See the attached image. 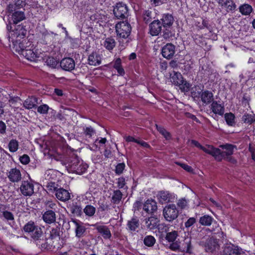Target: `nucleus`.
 Instances as JSON below:
<instances>
[{
  "instance_id": "51",
  "label": "nucleus",
  "mask_w": 255,
  "mask_h": 255,
  "mask_svg": "<svg viewBox=\"0 0 255 255\" xmlns=\"http://www.w3.org/2000/svg\"><path fill=\"white\" fill-rule=\"evenodd\" d=\"M178 232L173 231L166 234L165 239L169 242H173L178 237Z\"/></svg>"
},
{
  "instance_id": "20",
  "label": "nucleus",
  "mask_w": 255,
  "mask_h": 255,
  "mask_svg": "<svg viewBox=\"0 0 255 255\" xmlns=\"http://www.w3.org/2000/svg\"><path fill=\"white\" fill-rule=\"evenodd\" d=\"M7 207L4 204H0V216L3 217L7 221H14L13 214L6 210Z\"/></svg>"
},
{
  "instance_id": "12",
  "label": "nucleus",
  "mask_w": 255,
  "mask_h": 255,
  "mask_svg": "<svg viewBox=\"0 0 255 255\" xmlns=\"http://www.w3.org/2000/svg\"><path fill=\"white\" fill-rule=\"evenodd\" d=\"M60 65L63 70L67 71H71L75 68V62L72 58H64L60 61Z\"/></svg>"
},
{
  "instance_id": "30",
  "label": "nucleus",
  "mask_w": 255,
  "mask_h": 255,
  "mask_svg": "<svg viewBox=\"0 0 255 255\" xmlns=\"http://www.w3.org/2000/svg\"><path fill=\"white\" fill-rule=\"evenodd\" d=\"M73 222L76 226V237L78 238L82 237L86 231V228L83 226V224L81 222H78L76 220H73Z\"/></svg>"
},
{
  "instance_id": "55",
  "label": "nucleus",
  "mask_w": 255,
  "mask_h": 255,
  "mask_svg": "<svg viewBox=\"0 0 255 255\" xmlns=\"http://www.w3.org/2000/svg\"><path fill=\"white\" fill-rule=\"evenodd\" d=\"M182 83H180V84L178 85L181 91L183 92H188L190 88V84L184 80H183V81H182Z\"/></svg>"
},
{
  "instance_id": "44",
  "label": "nucleus",
  "mask_w": 255,
  "mask_h": 255,
  "mask_svg": "<svg viewBox=\"0 0 255 255\" xmlns=\"http://www.w3.org/2000/svg\"><path fill=\"white\" fill-rule=\"evenodd\" d=\"M162 37L166 40L169 41V39L174 36V33L171 31V27L163 28Z\"/></svg>"
},
{
  "instance_id": "46",
  "label": "nucleus",
  "mask_w": 255,
  "mask_h": 255,
  "mask_svg": "<svg viewBox=\"0 0 255 255\" xmlns=\"http://www.w3.org/2000/svg\"><path fill=\"white\" fill-rule=\"evenodd\" d=\"M96 208L91 205H86L83 209L85 215L88 217H93L96 213Z\"/></svg>"
},
{
  "instance_id": "62",
  "label": "nucleus",
  "mask_w": 255,
  "mask_h": 255,
  "mask_svg": "<svg viewBox=\"0 0 255 255\" xmlns=\"http://www.w3.org/2000/svg\"><path fill=\"white\" fill-rule=\"evenodd\" d=\"M175 163L176 164L179 165L183 169H184L185 170H186V171H187L188 172L191 173L193 171V169L191 167V166H189L188 165H187L186 164L180 163V162H176Z\"/></svg>"
},
{
  "instance_id": "47",
  "label": "nucleus",
  "mask_w": 255,
  "mask_h": 255,
  "mask_svg": "<svg viewBox=\"0 0 255 255\" xmlns=\"http://www.w3.org/2000/svg\"><path fill=\"white\" fill-rule=\"evenodd\" d=\"M152 13L149 10H144L142 13V18L143 21L147 23L151 21L152 19Z\"/></svg>"
},
{
  "instance_id": "36",
  "label": "nucleus",
  "mask_w": 255,
  "mask_h": 255,
  "mask_svg": "<svg viewBox=\"0 0 255 255\" xmlns=\"http://www.w3.org/2000/svg\"><path fill=\"white\" fill-rule=\"evenodd\" d=\"M225 255H240V252L238 248L233 246H226L224 250Z\"/></svg>"
},
{
  "instance_id": "25",
  "label": "nucleus",
  "mask_w": 255,
  "mask_h": 255,
  "mask_svg": "<svg viewBox=\"0 0 255 255\" xmlns=\"http://www.w3.org/2000/svg\"><path fill=\"white\" fill-rule=\"evenodd\" d=\"M43 221L47 224H52L56 221V214L54 211L47 210L42 215Z\"/></svg>"
},
{
  "instance_id": "31",
  "label": "nucleus",
  "mask_w": 255,
  "mask_h": 255,
  "mask_svg": "<svg viewBox=\"0 0 255 255\" xmlns=\"http://www.w3.org/2000/svg\"><path fill=\"white\" fill-rule=\"evenodd\" d=\"M128 229L131 232H134L139 227V221L136 217H132L127 223Z\"/></svg>"
},
{
  "instance_id": "56",
  "label": "nucleus",
  "mask_w": 255,
  "mask_h": 255,
  "mask_svg": "<svg viewBox=\"0 0 255 255\" xmlns=\"http://www.w3.org/2000/svg\"><path fill=\"white\" fill-rule=\"evenodd\" d=\"M47 65L52 68H55L57 64V61L56 59L52 57H48L45 61Z\"/></svg>"
},
{
  "instance_id": "60",
  "label": "nucleus",
  "mask_w": 255,
  "mask_h": 255,
  "mask_svg": "<svg viewBox=\"0 0 255 255\" xmlns=\"http://www.w3.org/2000/svg\"><path fill=\"white\" fill-rule=\"evenodd\" d=\"M84 133L85 135L91 137L95 133V130L91 127H87L84 128Z\"/></svg>"
},
{
  "instance_id": "40",
  "label": "nucleus",
  "mask_w": 255,
  "mask_h": 255,
  "mask_svg": "<svg viewBox=\"0 0 255 255\" xmlns=\"http://www.w3.org/2000/svg\"><path fill=\"white\" fill-rule=\"evenodd\" d=\"M252 6L247 3L241 5L239 7V11L243 14L245 15H250V13L253 11Z\"/></svg>"
},
{
  "instance_id": "5",
  "label": "nucleus",
  "mask_w": 255,
  "mask_h": 255,
  "mask_svg": "<svg viewBox=\"0 0 255 255\" xmlns=\"http://www.w3.org/2000/svg\"><path fill=\"white\" fill-rule=\"evenodd\" d=\"M128 8L123 2L117 3L114 7L113 12L117 19H125L128 16Z\"/></svg>"
},
{
  "instance_id": "37",
  "label": "nucleus",
  "mask_w": 255,
  "mask_h": 255,
  "mask_svg": "<svg viewBox=\"0 0 255 255\" xmlns=\"http://www.w3.org/2000/svg\"><path fill=\"white\" fill-rule=\"evenodd\" d=\"M116 42L112 37L106 38L104 42V47L108 50L111 51L116 46Z\"/></svg>"
},
{
  "instance_id": "57",
  "label": "nucleus",
  "mask_w": 255,
  "mask_h": 255,
  "mask_svg": "<svg viewBox=\"0 0 255 255\" xmlns=\"http://www.w3.org/2000/svg\"><path fill=\"white\" fill-rule=\"evenodd\" d=\"M49 109V107L46 104H43L37 107V112L41 114H47Z\"/></svg>"
},
{
  "instance_id": "42",
  "label": "nucleus",
  "mask_w": 255,
  "mask_h": 255,
  "mask_svg": "<svg viewBox=\"0 0 255 255\" xmlns=\"http://www.w3.org/2000/svg\"><path fill=\"white\" fill-rule=\"evenodd\" d=\"M35 231L30 237L34 241L35 243L43 237V234L42 230L39 226L35 229Z\"/></svg>"
},
{
  "instance_id": "32",
  "label": "nucleus",
  "mask_w": 255,
  "mask_h": 255,
  "mask_svg": "<svg viewBox=\"0 0 255 255\" xmlns=\"http://www.w3.org/2000/svg\"><path fill=\"white\" fill-rule=\"evenodd\" d=\"M38 227V226L36 225L33 221H30L23 226V230L25 233H28L30 237L35 232V229Z\"/></svg>"
},
{
  "instance_id": "34",
  "label": "nucleus",
  "mask_w": 255,
  "mask_h": 255,
  "mask_svg": "<svg viewBox=\"0 0 255 255\" xmlns=\"http://www.w3.org/2000/svg\"><path fill=\"white\" fill-rule=\"evenodd\" d=\"M89 64L91 65L96 66L101 63V58L96 53H92L88 57Z\"/></svg>"
},
{
  "instance_id": "15",
  "label": "nucleus",
  "mask_w": 255,
  "mask_h": 255,
  "mask_svg": "<svg viewBox=\"0 0 255 255\" xmlns=\"http://www.w3.org/2000/svg\"><path fill=\"white\" fill-rule=\"evenodd\" d=\"M157 209V203L153 199H147L143 205V210L148 214L154 213Z\"/></svg>"
},
{
  "instance_id": "26",
  "label": "nucleus",
  "mask_w": 255,
  "mask_h": 255,
  "mask_svg": "<svg viewBox=\"0 0 255 255\" xmlns=\"http://www.w3.org/2000/svg\"><path fill=\"white\" fill-rule=\"evenodd\" d=\"M25 19V13L22 11H15L12 13L11 16V21H12L13 24H17Z\"/></svg>"
},
{
  "instance_id": "43",
  "label": "nucleus",
  "mask_w": 255,
  "mask_h": 255,
  "mask_svg": "<svg viewBox=\"0 0 255 255\" xmlns=\"http://www.w3.org/2000/svg\"><path fill=\"white\" fill-rule=\"evenodd\" d=\"M223 8H226L228 12H233L236 9L237 5L233 0H227L223 6Z\"/></svg>"
},
{
  "instance_id": "7",
  "label": "nucleus",
  "mask_w": 255,
  "mask_h": 255,
  "mask_svg": "<svg viewBox=\"0 0 255 255\" xmlns=\"http://www.w3.org/2000/svg\"><path fill=\"white\" fill-rule=\"evenodd\" d=\"M24 41H26L25 39L22 40V42L19 43V47L21 51V54L28 60L31 61H36L38 57L37 54L32 50L25 49L26 47L23 44Z\"/></svg>"
},
{
  "instance_id": "29",
  "label": "nucleus",
  "mask_w": 255,
  "mask_h": 255,
  "mask_svg": "<svg viewBox=\"0 0 255 255\" xmlns=\"http://www.w3.org/2000/svg\"><path fill=\"white\" fill-rule=\"evenodd\" d=\"M159 222V219L158 218L155 216H151L146 219L145 224L148 229L153 230L158 226Z\"/></svg>"
},
{
  "instance_id": "38",
  "label": "nucleus",
  "mask_w": 255,
  "mask_h": 255,
  "mask_svg": "<svg viewBox=\"0 0 255 255\" xmlns=\"http://www.w3.org/2000/svg\"><path fill=\"white\" fill-rule=\"evenodd\" d=\"M123 195L120 190H114L112 197V203L114 204H119L122 199Z\"/></svg>"
},
{
  "instance_id": "41",
  "label": "nucleus",
  "mask_w": 255,
  "mask_h": 255,
  "mask_svg": "<svg viewBox=\"0 0 255 255\" xmlns=\"http://www.w3.org/2000/svg\"><path fill=\"white\" fill-rule=\"evenodd\" d=\"M213 220V218L211 216L205 215L200 217L199 223L203 226H209L211 225Z\"/></svg>"
},
{
  "instance_id": "53",
  "label": "nucleus",
  "mask_w": 255,
  "mask_h": 255,
  "mask_svg": "<svg viewBox=\"0 0 255 255\" xmlns=\"http://www.w3.org/2000/svg\"><path fill=\"white\" fill-rule=\"evenodd\" d=\"M220 147L223 149H226L227 154L231 156L233 154L234 148L236 147V146L231 144H226L221 145Z\"/></svg>"
},
{
  "instance_id": "21",
  "label": "nucleus",
  "mask_w": 255,
  "mask_h": 255,
  "mask_svg": "<svg viewBox=\"0 0 255 255\" xmlns=\"http://www.w3.org/2000/svg\"><path fill=\"white\" fill-rule=\"evenodd\" d=\"M157 197L159 202L162 204L171 202V200L174 197L171 193L166 191H159L158 193Z\"/></svg>"
},
{
  "instance_id": "61",
  "label": "nucleus",
  "mask_w": 255,
  "mask_h": 255,
  "mask_svg": "<svg viewBox=\"0 0 255 255\" xmlns=\"http://www.w3.org/2000/svg\"><path fill=\"white\" fill-rule=\"evenodd\" d=\"M196 223V219L194 217L189 218L186 222H185V227L189 228Z\"/></svg>"
},
{
  "instance_id": "54",
  "label": "nucleus",
  "mask_w": 255,
  "mask_h": 255,
  "mask_svg": "<svg viewBox=\"0 0 255 255\" xmlns=\"http://www.w3.org/2000/svg\"><path fill=\"white\" fill-rule=\"evenodd\" d=\"M157 130L167 140L171 138L170 133L163 128L156 125Z\"/></svg>"
},
{
  "instance_id": "4",
  "label": "nucleus",
  "mask_w": 255,
  "mask_h": 255,
  "mask_svg": "<svg viewBox=\"0 0 255 255\" xmlns=\"http://www.w3.org/2000/svg\"><path fill=\"white\" fill-rule=\"evenodd\" d=\"M191 94L192 96L194 97H200L203 105H207L212 103L214 101L213 94L212 92L208 90L198 91L197 93H196L194 91L193 88H192Z\"/></svg>"
},
{
  "instance_id": "28",
  "label": "nucleus",
  "mask_w": 255,
  "mask_h": 255,
  "mask_svg": "<svg viewBox=\"0 0 255 255\" xmlns=\"http://www.w3.org/2000/svg\"><path fill=\"white\" fill-rule=\"evenodd\" d=\"M192 250L191 239L187 237L184 239L180 245V251L182 252L190 253Z\"/></svg>"
},
{
  "instance_id": "6",
  "label": "nucleus",
  "mask_w": 255,
  "mask_h": 255,
  "mask_svg": "<svg viewBox=\"0 0 255 255\" xmlns=\"http://www.w3.org/2000/svg\"><path fill=\"white\" fill-rule=\"evenodd\" d=\"M19 189L24 196H31L34 193V185L31 181H22Z\"/></svg>"
},
{
  "instance_id": "9",
  "label": "nucleus",
  "mask_w": 255,
  "mask_h": 255,
  "mask_svg": "<svg viewBox=\"0 0 255 255\" xmlns=\"http://www.w3.org/2000/svg\"><path fill=\"white\" fill-rule=\"evenodd\" d=\"M213 156L218 161H221L223 159H227L229 156L226 151H222L218 148L214 147L212 145L209 154Z\"/></svg>"
},
{
  "instance_id": "10",
  "label": "nucleus",
  "mask_w": 255,
  "mask_h": 255,
  "mask_svg": "<svg viewBox=\"0 0 255 255\" xmlns=\"http://www.w3.org/2000/svg\"><path fill=\"white\" fill-rule=\"evenodd\" d=\"M36 246L42 251H45L50 250L55 248V244L51 243L48 238L43 239V237L38 241L35 243Z\"/></svg>"
},
{
  "instance_id": "52",
  "label": "nucleus",
  "mask_w": 255,
  "mask_h": 255,
  "mask_svg": "<svg viewBox=\"0 0 255 255\" xmlns=\"http://www.w3.org/2000/svg\"><path fill=\"white\" fill-rule=\"evenodd\" d=\"M155 238L152 236H146L143 240L144 245L149 247H152L155 244Z\"/></svg>"
},
{
  "instance_id": "22",
  "label": "nucleus",
  "mask_w": 255,
  "mask_h": 255,
  "mask_svg": "<svg viewBox=\"0 0 255 255\" xmlns=\"http://www.w3.org/2000/svg\"><path fill=\"white\" fill-rule=\"evenodd\" d=\"M39 104L38 102V98L35 96L29 97L23 103V107L28 110L37 107V104Z\"/></svg>"
},
{
  "instance_id": "39",
  "label": "nucleus",
  "mask_w": 255,
  "mask_h": 255,
  "mask_svg": "<svg viewBox=\"0 0 255 255\" xmlns=\"http://www.w3.org/2000/svg\"><path fill=\"white\" fill-rule=\"evenodd\" d=\"M113 67L117 70L118 73L121 76L125 74V70L122 66V60L120 58L113 61Z\"/></svg>"
},
{
  "instance_id": "17",
  "label": "nucleus",
  "mask_w": 255,
  "mask_h": 255,
  "mask_svg": "<svg viewBox=\"0 0 255 255\" xmlns=\"http://www.w3.org/2000/svg\"><path fill=\"white\" fill-rule=\"evenodd\" d=\"M95 227L98 232L105 239H109L111 236V233L109 228L105 225H100L96 224L93 225Z\"/></svg>"
},
{
  "instance_id": "45",
  "label": "nucleus",
  "mask_w": 255,
  "mask_h": 255,
  "mask_svg": "<svg viewBox=\"0 0 255 255\" xmlns=\"http://www.w3.org/2000/svg\"><path fill=\"white\" fill-rule=\"evenodd\" d=\"M191 143L193 144H194L195 146L199 148L200 149L204 151L206 153L209 154L212 145L207 144L205 146H204L200 144V143L198 141L195 140H192Z\"/></svg>"
},
{
  "instance_id": "18",
  "label": "nucleus",
  "mask_w": 255,
  "mask_h": 255,
  "mask_svg": "<svg viewBox=\"0 0 255 255\" xmlns=\"http://www.w3.org/2000/svg\"><path fill=\"white\" fill-rule=\"evenodd\" d=\"M27 33V30L23 25H18L14 28L12 31L11 36L16 38H23L25 37Z\"/></svg>"
},
{
  "instance_id": "58",
  "label": "nucleus",
  "mask_w": 255,
  "mask_h": 255,
  "mask_svg": "<svg viewBox=\"0 0 255 255\" xmlns=\"http://www.w3.org/2000/svg\"><path fill=\"white\" fill-rule=\"evenodd\" d=\"M177 205L181 209H184L188 206V201L185 198H181L178 200Z\"/></svg>"
},
{
  "instance_id": "59",
  "label": "nucleus",
  "mask_w": 255,
  "mask_h": 255,
  "mask_svg": "<svg viewBox=\"0 0 255 255\" xmlns=\"http://www.w3.org/2000/svg\"><path fill=\"white\" fill-rule=\"evenodd\" d=\"M125 166V164L124 162L118 163L116 166L115 173L118 175L121 174L123 172Z\"/></svg>"
},
{
  "instance_id": "48",
  "label": "nucleus",
  "mask_w": 255,
  "mask_h": 255,
  "mask_svg": "<svg viewBox=\"0 0 255 255\" xmlns=\"http://www.w3.org/2000/svg\"><path fill=\"white\" fill-rule=\"evenodd\" d=\"M242 121L245 123L251 125L255 122V115L245 114L242 117Z\"/></svg>"
},
{
  "instance_id": "8",
  "label": "nucleus",
  "mask_w": 255,
  "mask_h": 255,
  "mask_svg": "<svg viewBox=\"0 0 255 255\" xmlns=\"http://www.w3.org/2000/svg\"><path fill=\"white\" fill-rule=\"evenodd\" d=\"M175 53V46L172 43H167L164 45L161 50L162 56L167 59H171L173 58Z\"/></svg>"
},
{
  "instance_id": "3",
  "label": "nucleus",
  "mask_w": 255,
  "mask_h": 255,
  "mask_svg": "<svg viewBox=\"0 0 255 255\" xmlns=\"http://www.w3.org/2000/svg\"><path fill=\"white\" fill-rule=\"evenodd\" d=\"M131 30V26L127 21H120L116 25L117 35L121 38H128L130 33Z\"/></svg>"
},
{
  "instance_id": "49",
  "label": "nucleus",
  "mask_w": 255,
  "mask_h": 255,
  "mask_svg": "<svg viewBox=\"0 0 255 255\" xmlns=\"http://www.w3.org/2000/svg\"><path fill=\"white\" fill-rule=\"evenodd\" d=\"M225 120L226 121L227 124L230 126H233L235 124V116L233 114L230 113H226L225 115Z\"/></svg>"
},
{
  "instance_id": "33",
  "label": "nucleus",
  "mask_w": 255,
  "mask_h": 255,
  "mask_svg": "<svg viewBox=\"0 0 255 255\" xmlns=\"http://www.w3.org/2000/svg\"><path fill=\"white\" fill-rule=\"evenodd\" d=\"M38 227V226L36 225L33 221H30L23 226V230L25 233H28L30 237L35 232V229Z\"/></svg>"
},
{
  "instance_id": "35",
  "label": "nucleus",
  "mask_w": 255,
  "mask_h": 255,
  "mask_svg": "<svg viewBox=\"0 0 255 255\" xmlns=\"http://www.w3.org/2000/svg\"><path fill=\"white\" fill-rule=\"evenodd\" d=\"M183 80L182 75L179 72L174 71L173 74H170V81L175 85L178 86L180 83H182Z\"/></svg>"
},
{
  "instance_id": "24",
  "label": "nucleus",
  "mask_w": 255,
  "mask_h": 255,
  "mask_svg": "<svg viewBox=\"0 0 255 255\" xmlns=\"http://www.w3.org/2000/svg\"><path fill=\"white\" fill-rule=\"evenodd\" d=\"M161 21L163 28L171 27L173 24L174 19L172 14L166 13L163 14Z\"/></svg>"
},
{
  "instance_id": "1",
  "label": "nucleus",
  "mask_w": 255,
  "mask_h": 255,
  "mask_svg": "<svg viewBox=\"0 0 255 255\" xmlns=\"http://www.w3.org/2000/svg\"><path fill=\"white\" fill-rule=\"evenodd\" d=\"M62 163L65 165L69 172L80 175L85 173L88 168L87 163L73 153L67 157L65 161H63Z\"/></svg>"
},
{
  "instance_id": "64",
  "label": "nucleus",
  "mask_w": 255,
  "mask_h": 255,
  "mask_svg": "<svg viewBox=\"0 0 255 255\" xmlns=\"http://www.w3.org/2000/svg\"><path fill=\"white\" fill-rule=\"evenodd\" d=\"M20 162L23 164H27L30 161L29 157L27 154H24L19 158Z\"/></svg>"
},
{
  "instance_id": "19",
  "label": "nucleus",
  "mask_w": 255,
  "mask_h": 255,
  "mask_svg": "<svg viewBox=\"0 0 255 255\" xmlns=\"http://www.w3.org/2000/svg\"><path fill=\"white\" fill-rule=\"evenodd\" d=\"M55 196L58 200L63 202L67 201L70 199V193L62 188L56 190Z\"/></svg>"
},
{
  "instance_id": "2",
  "label": "nucleus",
  "mask_w": 255,
  "mask_h": 255,
  "mask_svg": "<svg viewBox=\"0 0 255 255\" xmlns=\"http://www.w3.org/2000/svg\"><path fill=\"white\" fill-rule=\"evenodd\" d=\"M163 216L166 221L172 222L178 218L179 210L174 204L167 205L163 209Z\"/></svg>"
},
{
  "instance_id": "27",
  "label": "nucleus",
  "mask_w": 255,
  "mask_h": 255,
  "mask_svg": "<svg viewBox=\"0 0 255 255\" xmlns=\"http://www.w3.org/2000/svg\"><path fill=\"white\" fill-rule=\"evenodd\" d=\"M210 109L215 114L223 116L224 114V106L219 104L217 101H213L210 106Z\"/></svg>"
},
{
  "instance_id": "14",
  "label": "nucleus",
  "mask_w": 255,
  "mask_h": 255,
  "mask_svg": "<svg viewBox=\"0 0 255 255\" xmlns=\"http://www.w3.org/2000/svg\"><path fill=\"white\" fill-rule=\"evenodd\" d=\"M7 175L8 179L11 182H18L22 178L20 171L16 168H11Z\"/></svg>"
},
{
  "instance_id": "50",
  "label": "nucleus",
  "mask_w": 255,
  "mask_h": 255,
  "mask_svg": "<svg viewBox=\"0 0 255 255\" xmlns=\"http://www.w3.org/2000/svg\"><path fill=\"white\" fill-rule=\"evenodd\" d=\"M8 146L9 150L11 152H14L18 149V142L17 140L12 139L9 141Z\"/></svg>"
},
{
  "instance_id": "16",
  "label": "nucleus",
  "mask_w": 255,
  "mask_h": 255,
  "mask_svg": "<svg viewBox=\"0 0 255 255\" xmlns=\"http://www.w3.org/2000/svg\"><path fill=\"white\" fill-rule=\"evenodd\" d=\"M219 244L218 240L213 237L208 238L205 243V250L207 252L212 253L217 248H218Z\"/></svg>"
},
{
  "instance_id": "63",
  "label": "nucleus",
  "mask_w": 255,
  "mask_h": 255,
  "mask_svg": "<svg viewBox=\"0 0 255 255\" xmlns=\"http://www.w3.org/2000/svg\"><path fill=\"white\" fill-rule=\"evenodd\" d=\"M143 204L141 201H136L133 205V210L134 211H139L143 206Z\"/></svg>"
},
{
  "instance_id": "11",
  "label": "nucleus",
  "mask_w": 255,
  "mask_h": 255,
  "mask_svg": "<svg viewBox=\"0 0 255 255\" xmlns=\"http://www.w3.org/2000/svg\"><path fill=\"white\" fill-rule=\"evenodd\" d=\"M67 208L75 216L80 217L83 214L82 208L79 202L73 201L68 204Z\"/></svg>"
},
{
  "instance_id": "13",
  "label": "nucleus",
  "mask_w": 255,
  "mask_h": 255,
  "mask_svg": "<svg viewBox=\"0 0 255 255\" xmlns=\"http://www.w3.org/2000/svg\"><path fill=\"white\" fill-rule=\"evenodd\" d=\"M149 27V33L152 36L158 35L162 31V24L159 20H153Z\"/></svg>"
},
{
  "instance_id": "23",
  "label": "nucleus",
  "mask_w": 255,
  "mask_h": 255,
  "mask_svg": "<svg viewBox=\"0 0 255 255\" xmlns=\"http://www.w3.org/2000/svg\"><path fill=\"white\" fill-rule=\"evenodd\" d=\"M61 231L60 228L57 227L53 228L50 231L49 236L48 239L52 241V243L54 244L60 241L61 236Z\"/></svg>"
}]
</instances>
